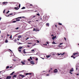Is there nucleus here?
<instances>
[{"label": "nucleus", "mask_w": 79, "mask_h": 79, "mask_svg": "<svg viewBox=\"0 0 79 79\" xmlns=\"http://www.w3.org/2000/svg\"><path fill=\"white\" fill-rule=\"evenodd\" d=\"M24 18V19H27V18L25 17H19L16 18L15 19H19V18Z\"/></svg>", "instance_id": "f03ea898"}, {"label": "nucleus", "mask_w": 79, "mask_h": 79, "mask_svg": "<svg viewBox=\"0 0 79 79\" xmlns=\"http://www.w3.org/2000/svg\"><path fill=\"white\" fill-rule=\"evenodd\" d=\"M29 38H27L26 40H27V39H28Z\"/></svg>", "instance_id": "bf43d9fd"}, {"label": "nucleus", "mask_w": 79, "mask_h": 79, "mask_svg": "<svg viewBox=\"0 0 79 79\" xmlns=\"http://www.w3.org/2000/svg\"><path fill=\"white\" fill-rule=\"evenodd\" d=\"M30 58L31 60H32V57L31 56L30 57Z\"/></svg>", "instance_id": "58836bf2"}, {"label": "nucleus", "mask_w": 79, "mask_h": 79, "mask_svg": "<svg viewBox=\"0 0 79 79\" xmlns=\"http://www.w3.org/2000/svg\"><path fill=\"white\" fill-rule=\"evenodd\" d=\"M10 12V11L8 10L6 13V14H7V13H9Z\"/></svg>", "instance_id": "a19ab883"}, {"label": "nucleus", "mask_w": 79, "mask_h": 79, "mask_svg": "<svg viewBox=\"0 0 79 79\" xmlns=\"http://www.w3.org/2000/svg\"><path fill=\"white\" fill-rule=\"evenodd\" d=\"M9 50H10V52H12V51H11V49H9Z\"/></svg>", "instance_id": "3c124183"}, {"label": "nucleus", "mask_w": 79, "mask_h": 79, "mask_svg": "<svg viewBox=\"0 0 79 79\" xmlns=\"http://www.w3.org/2000/svg\"><path fill=\"white\" fill-rule=\"evenodd\" d=\"M14 41V42H17V41H18V40H17V39H15Z\"/></svg>", "instance_id": "412c9836"}, {"label": "nucleus", "mask_w": 79, "mask_h": 79, "mask_svg": "<svg viewBox=\"0 0 79 79\" xmlns=\"http://www.w3.org/2000/svg\"><path fill=\"white\" fill-rule=\"evenodd\" d=\"M30 6H32V4H30Z\"/></svg>", "instance_id": "680f3d73"}, {"label": "nucleus", "mask_w": 79, "mask_h": 79, "mask_svg": "<svg viewBox=\"0 0 79 79\" xmlns=\"http://www.w3.org/2000/svg\"><path fill=\"white\" fill-rule=\"evenodd\" d=\"M17 44H18V45H19V44H21V43L20 42H18V43H17Z\"/></svg>", "instance_id": "5701e85b"}, {"label": "nucleus", "mask_w": 79, "mask_h": 79, "mask_svg": "<svg viewBox=\"0 0 79 79\" xmlns=\"http://www.w3.org/2000/svg\"><path fill=\"white\" fill-rule=\"evenodd\" d=\"M46 43H47V44H48V42H47Z\"/></svg>", "instance_id": "4d7b16f0"}, {"label": "nucleus", "mask_w": 79, "mask_h": 79, "mask_svg": "<svg viewBox=\"0 0 79 79\" xmlns=\"http://www.w3.org/2000/svg\"><path fill=\"white\" fill-rule=\"evenodd\" d=\"M15 9H18V7H15Z\"/></svg>", "instance_id": "09e8293b"}, {"label": "nucleus", "mask_w": 79, "mask_h": 79, "mask_svg": "<svg viewBox=\"0 0 79 79\" xmlns=\"http://www.w3.org/2000/svg\"><path fill=\"white\" fill-rule=\"evenodd\" d=\"M18 36V38H19V39H20V38H21V35H19Z\"/></svg>", "instance_id": "bb28decb"}, {"label": "nucleus", "mask_w": 79, "mask_h": 79, "mask_svg": "<svg viewBox=\"0 0 79 79\" xmlns=\"http://www.w3.org/2000/svg\"><path fill=\"white\" fill-rule=\"evenodd\" d=\"M10 68V67H9V66H7L6 67V69H8V68Z\"/></svg>", "instance_id": "7c9ffc66"}, {"label": "nucleus", "mask_w": 79, "mask_h": 79, "mask_svg": "<svg viewBox=\"0 0 79 79\" xmlns=\"http://www.w3.org/2000/svg\"><path fill=\"white\" fill-rule=\"evenodd\" d=\"M7 36H10V35H8V34H7Z\"/></svg>", "instance_id": "69168bd1"}, {"label": "nucleus", "mask_w": 79, "mask_h": 79, "mask_svg": "<svg viewBox=\"0 0 79 79\" xmlns=\"http://www.w3.org/2000/svg\"><path fill=\"white\" fill-rule=\"evenodd\" d=\"M13 15V14H9V15H8V16H11V15Z\"/></svg>", "instance_id": "c756f323"}, {"label": "nucleus", "mask_w": 79, "mask_h": 79, "mask_svg": "<svg viewBox=\"0 0 79 79\" xmlns=\"http://www.w3.org/2000/svg\"><path fill=\"white\" fill-rule=\"evenodd\" d=\"M16 77V75H14L13 76V78H14V77Z\"/></svg>", "instance_id": "4be33fe9"}, {"label": "nucleus", "mask_w": 79, "mask_h": 79, "mask_svg": "<svg viewBox=\"0 0 79 79\" xmlns=\"http://www.w3.org/2000/svg\"><path fill=\"white\" fill-rule=\"evenodd\" d=\"M15 72H13L11 73L10 74V75H13V73H15Z\"/></svg>", "instance_id": "393cba45"}, {"label": "nucleus", "mask_w": 79, "mask_h": 79, "mask_svg": "<svg viewBox=\"0 0 79 79\" xmlns=\"http://www.w3.org/2000/svg\"><path fill=\"white\" fill-rule=\"evenodd\" d=\"M46 25V26H48V27H49V23H47Z\"/></svg>", "instance_id": "6ab92c4d"}, {"label": "nucleus", "mask_w": 79, "mask_h": 79, "mask_svg": "<svg viewBox=\"0 0 79 79\" xmlns=\"http://www.w3.org/2000/svg\"><path fill=\"white\" fill-rule=\"evenodd\" d=\"M69 73L71 74H73V73H72V72H69Z\"/></svg>", "instance_id": "49530a36"}, {"label": "nucleus", "mask_w": 79, "mask_h": 79, "mask_svg": "<svg viewBox=\"0 0 79 79\" xmlns=\"http://www.w3.org/2000/svg\"><path fill=\"white\" fill-rule=\"evenodd\" d=\"M79 53H78V52H77L73 53V55H74V56H76V55H79Z\"/></svg>", "instance_id": "7ed1b4c3"}, {"label": "nucleus", "mask_w": 79, "mask_h": 79, "mask_svg": "<svg viewBox=\"0 0 79 79\" xmlns=\"http://www.w3.org/2000/svg\"><path fill=\"white\" fill-rule=\"evenodd\" d=\"M51 36H53V35H52Z\"/></svg>", "instance_id": "774afa93"}, {"label": "nucleus", "mask_w": 79, "mask_h": 79, "mask_svg": "<svg viewBox=\"0 0 79 79\" xmlns=\"http://www.w3.org/2000/svg\"><path fill=\"white\" fill-rule=\"evenodd\" d=\"M30 18L31 19H36L37 16L35 15H31L30 16Z\"/></svg>", "instance_id": "f257e3e1"}, {"label": "nucleus", "mask_w": 79, "mask_h": 79, "mask_svg": "<svg viewBox=\"0 0 79 79\" xmlns=\"http://www.w3.org/2000/svg\"><path fill=\"white\" fill-rule=\"evenodd\" d=\"M35 60H36V61H37V60H38V58H37Z\"/></svg>", "instance_id": "603ef678"}, {"label": "nucleus", "mask_w": 79, "mask_h": 79, "mask_svg": "<svg viewBox=\"0 0 79 79\" xmlns=\"http://www.w3.org/2000/svg\"><path fill=\"white\" fill-rule=\"evenodd\" d=\"M64 40H65V41L66 40V38L64 37Z\"/></svg>", "instance_id": "37998d69"}, {"label": "nucleus", "mask_w": 79, "mask_h": 79, "mask_svg": "<svg viewBox=\"0 0 79 79\" xmlns=\"http://www.w3.org/2000/svg\"><path fill=\"white\" fill-rule=\"evenodd\" d=\"M78 75H79V73H78V74H77V76H78Z\"/></svg>", "instance_id": "e2e57ef3"}, {"label": "nucleus", "mask_w": 79, "mask_h": 79, "mask_svg": "<svg viewBox=\"0 0 79 79\" xmlns=\"http://www.w3.org/2000/svg\"><path fill=\"white\" fill-rule=\"evenodd\" d=\"M47 76H49V74H47L46 75Z\"/></svg>", "instance_id": "8fccbe9b"}, {"label": "nucleus", "mask_w": 79, "mask_h": 79, "mask_svg": "<svg viewBox=\"0 0 79 79\" xmlns=\"http://www.w3.org/2000/svg\"><path fill=\"white\" fill-rule=\"evenodd\" d=\"M55 27H57V26L56 25H55Z\"/></svg>", "instance_id": "052dcab7"}, {"label": "nucleus", "mask_w": 79, "mask_h": 79, "mask_svg": "<svg viewBox=\"0 0 79 79\" xmlns=\"http://www.w3.org/2000/svg\"><path fill=\"white\" fill-rule=\"evenodd\" d=\"M5 10H4L3 11V13H5Z\"/></svg>", "instance_id": "5fc2aeb1"}, {"label": "nucleus", "mask_w": 79, "mask_h": 79, "mask_svg": "<svg viewBox=\"0 0 79 79\" xmlns=\"http://www.w3.org/2000/svg\"><path fill=\"white\" fill-rule=\"evenodd\" d=\"M28 44H31V43H28Z\"/></svg>", "instance_id": "6e6d98bb"}, {"label": "nucleus", "mask_w": 79, "mask_h": 79, "mask_svg": "<svg viewBox=\"0 0 79 79\" xmlns=\"http://www.w3.org/2000/svg\"><path fill=\"white\" fill-rule=\"evenodd\" d=\"M18 50L19 52H21V50L19 49H18Z\"/></svg>", "instance_id": "2f4dec72"}, {"label": "nucleus", "mask_w": 79, "mask_h": 79, "mask_svg": "<svg viewBox=\"0 0 79 79\" xmlns=\"http://www.w3.org/2000/svg\"><path fill=\"white\" fill-rule=\"evenodd\" d=\"M64 53H65L64 52L63 53H57V55H58V56H59V55H61V56H63V55H64Z\"/></svg>", "instance_id": "20e7f679"}, {"label": "nucleus", "mask_w": 79, "mask_h": 79, "mask_svg": "<svg viewBox=\"0 0 79 79\" xmlns=\"http://www.w3.org/2000/svg\"><path fill=\"white\" fill-rule=\"evenodd\" d=\"M21 63L22 64H25V63L23 61H22L21 62Z\"/></svg>", "instance_id": "f3484780"}, {"label": "nucleus", "mask_w": 79, "mask_h": 79, "mask_svg": "<svg viewBox=\"0 0 79 79\" xmlns=\"http://www.w3.org/2000/svg\"><path fill=\"white\" fill-rule=\"evenodd\" d=\"M46 56L47 58H49V57H50V56H51V55H49L48 56Z\"/></svg>", "instance_id": "dca6fc26"}, {"label": "nucleus", "mask_w": 79, "mask_h": 79, "mask_svg": "<svg viewBox=\"0 0 79 79\" xmlns=\"http://www.w3.org/2000/svg\"><path fill=\"white\" fill-rule=\"evenodd\" d=\"M37 43H39V41L37 40Z\"/></svg>", "instance_id": "c03bdc74"}, {"label": "nucleus", "mask_w": 79, "mask_h": 79, "mask_svg": "<svg viewBox=\"0 0 79 79\" xmlns=\"http://www.w3.org/2000/svg\"><path fill=\"white\" fill-rule=\"evenodd\" d=\"M5 43H8V40L7 39H6L5 41Z\"/></svg>", "instance_id": "a211bd4d"}, {"label": "nucleus", "mask_w": 79, "mask_h": 79, "mask_svg": "<svg viewBox=\"0 0 79 79\" xmlns=\"http://www.w3.org/2000/svg\"><path fill=\"white\" fill-rule=\"evenodd\" d=\"M20 76V75H19V76L18 77V78H19V79H21V77Z\"/></svg>", "instance_id": "b1692460"}, {"label": "nucleus", "mask_w": 79, "mask_h": 79, "mask_svg": "<svg viewBox=\"0 0 79 79\" xmlns=\"http://www.w3.org/2000/svg\"><path fill=\"white\" fill-rule=\"evenodd\" d=\"M31 52H34L35 50H34V49H33L31 50Z\"/></svg>", "instance_id": "c9c22d12"}, {"label": "nucleus", "mask_w": 79, "mask_h": 79, "mask_svg": "<svg viewBox=\"0 0 79 79\" xmlns=\"http://www.w3.org/2000/svg\"><path fill=\"white\" fill-rule=\"evenodd\" d=\"M23 53H26V51H25V49L23 50Z\"/></svg>", "instance_id": "cd10ccee"}, {"label": "nucleus", "mask_w": 79, "mask_h": 79, "mask_svg": "<svg viewBox=\"0 0 79 79\" xmlns=\"http://www.w3.org/2000/svg\"><path fill=\"white\" fill-rule=\"evenodd\" d=\"M31 21H27V23H31Z\"/></svg>", "instance_id": "79ce46f5"}, {"label": "nucleus", "mask_w": 79, "mask_h": 79, "mask_svg": "<svg viewBox=\"0 0 79 79\" xmlns=\"http://www.w3.org/2000/svg\"><path fill=\"white\" fill-rule=\"evenodd\" d=\"M19 8H20V7L21 6V4H19Z\"/></svg>", "instance_id": "ea45409f"}, {"label": "nucleus", "mask_w": 79, "mask_h": 79, "mask_svg": "<svg viewBox=\"0 0 79 79\" xmlns=\"http://www.w3.org/2000/svg\"><path fill=\"white\" fill-rule=\"evenodd\" d=\"M25 8L24 7H23L22 8V9H25Z\"/></svg>", "instance_id": "f704fd0d"}, {"label": "nucleus", "mask_w": 79, "mask_h": 79, "mask_svg": "<svg viewBox=\"0 0 79 79\" xmlns=\"http://www.w3.org/2000/svg\"><path fill=\"white\" fill-rule=\"evenodd\" d=\"M30 63L32 64H34V61L33 60L31 61Z\"/></svg>", "instance_id": "9b49d317"}, {"label": "nucleus", "mask_w": 79, "mask_h": 79, "mask_svg": "<svg viewBox=\"0 0 79 79\" xmlns=\"http://www.w3.org/2000/svg\"><path fill=\"white\" fill-rule=\"evenodd\" d=\"M28 61H31V60H30V59H28Z\"/></svg>", "instance_id": "864d4df0"}, {"label": "nucleus", "mask_w": 79, "mask_h": 79, "mask_svg": "<svg viewBox=\"0 0 79 79\" xmlns=\"http://www.w3.org/2000/svg\"><path fill=\"white\" fill-rule=\"evenodd\" d=\"M15 22H16V21H14L12 22V23H15Z\"/></svg>", "instance_id": "de8ad7c7"}, {"label": "nucleus", "mask_w": 79, "mask_h": 79, "mask_svg": "<svg viewBox=\"0 0 79 79\" xmlns=\"http://www.w3.org/2000/svg\"><path fill=\"white\" fill-rule=\"evenodd\" d=\"M23 48V47H19V49H22Z\"/></svg>", "instance_id": "aec40b11"}, {"label": "nucleus", "mask_w": 79, "mask_h": 79, "mask_svg": "<svg viewBox=\"0 0 79 79\" xmlns=\"http://www.w3.org/2000/svg\"><path fill=\"white\" fill-rule=\"evenodd\" d=\"M10 39H12V35H10Z\"/></svg>", "instance_id": "72a5a7b5"}, {"label": "nucleus", "mask_w": 79, "mask_h": 79, "mask_svg": "<svg viewBox=\"0 0 79 79\" xmlns=\"http://www.w3.org/2000/svg\"><path fill=\"white\" fill-rule=\"evenodd\" d=\"M63 44V43H60V45H62Z\"/></svg>", "instance_id": "13d9d810"}, {"label": "nucleus", "mask_w": 79, "mask_h": 79, "mask_svg": "<svg viewBox=\"0 0 79 79\" xmlns=\"http://www.w3.org/2000/svg\"><path fill=\"white\" fill-rule=\"evenodd\" d=\"M43 45H45V46H47V44H43Z\"/></svg>", "instance_id": "4c0bfd02"}, {"label": "nucleus", "mask_w": 79, "mask_h": 79, "mask_svg": "<svg viewBox=\"0 0 79 79\" xmlns=\"http://www.w3.org/2000/svg\"><path fill=\"white\" fill-rule=\"evenodd\" d=\"M57 72H58V70H57L56 69H55V70H54V73H57Z\"/></svg>", "instance_id": "0eeeda50"}, {"label": "nucleus", "mask_w": 79, "mask_h": 79, "mask_svg": "<svg viewBox=\"0 0 79 79\" xmlns=\"http://www.w3.org/2000/svg\"><path fill=\"white\" fill-rule=\"evenodd\" d=\"M19 29V27H17V28H15V29Z\"/></svg>", "instance_id": "a18cd8bd"}, {"label": "nucleus", "mask_w": 79, "mask_h": 79, "mask_svg": "<svg viewBox=\"0 0 79 79\" xmlns=\"http://www.w3.org/2000/svg\"><path fill=\"white\" fill-rule=\"evenodd\" d=\"M58 24H59V25H62V24H61L60 23H58Z\"/></svg>", "instance_id": "473e14b6"}, {"label": "nucleus", "mask_w": 79, "mask_h": 79, "mask_svg": "<svg viewBox=\"0 0 79 79\" xmlns=\"http://www.w3.org/2000/svg\"><path fill=\"white\" fill-rule=\"evenodd\" d=\"M77 56H76V57H74V56L72 55V56H71V58H73V59H75V58H76V57H77Z\"/></svg>", "instance_id": "f8f14e48"}, {"label": "nucleus", "mask_w": 79, "mask_h": 79, "mask_svg": "<svg viewBox=\"0 0 79 79\" xmlns=\"http://www.w3.org/2000/svg\"><path fill=\"white\" fill-rule=\"evenodd\" d=\"M76 70H77V65H76Z\"/></svg>", "instance_id": "e433bc0d"}, {"label": "nucleus", "mask_w": 79, "mask_h": 79, "mask_svg": "<svg viewBox=\"0 0 79 79\" xmlns=\"http://www.w3.org/2000/svg\"><path fill=\"white\" fill-rule=\"evenodd\" d=\"M11 76H7L6 78V79H11Z\"/></svg>", "instance_id": "423d86ee"}, {"label": "nucleus", "mask_w": 79, "mask_h": 79, "mask_svg": "<svg viewBox=\"0 0 79 79\" xmlns=\"http://www.w3.org/2000/svg\"><path fill=\"white\" fill-rule=\"evenodd\" d=\"M8 3V2H2V4H3V5H6V4H7V3Z\"/></svg>", "instance_id": "1a4fd4ad"}, {"label": "nucleus", "mask_w": 79, "mask_h": 79, "mask_svg": "<svg viewBox=\"0 0 79 79\" xmlns=\"http://www.w3.org/2000/svg\"><path fill=\"white\" fill-rule=\"evenodd\" d=\"M51 55H52V56H55V53L53 52L51 53Z\"/></svg>", "instance_id": "6e6552de"}, {"label": "nucleus", "mask_w": 79, "mask_h": 79, "mask_svg": "<svg viewBox=\"0 0 79 79\" xmlns=\"http://www.w3.org/2000/svg\"><path fill=\"white\" fill-rule=\"evenodd\" d=\"M27 47H30V46H29V45H28V46H27Z\"/></svg>", "instance_id": "0e129e2a"}, {"label": "nucleus", "mask_w": 79, "mask_h": 79, "mask_svg": "<svg viewBox=\"0 0 79 79\" xmlns=\"http://www.w3.org/2000/svg\"><path fill=\"white\" fill-rule=\"evenodd\" d=\"M37 29H35V28H34L33 29V31H39V30H37Z\"/></svg>", "instance_id": "ddd939ff"}, {"label": "nucleus", "mask_w": 79, "mask_h": 79, "mask_svg": "<svg viewBox=\"0 0 79 79\" xmlns=\"http://www.w3.org/2000/svg\"><path fill=\"white\" fill-rule=\"evenodd\" d=\"M56 36H53V37H52V39L53 40H55V39H56Z\"/></svg>", "instance_id": "4468645a"}, {"label": "nucleus", "mask_w": 79, "mask_h": 79, "mask_svg": "<svg viewBox=\"0 0 79 79\" xmlns=\"http://www.w3.org/2000/svg\"><path fill=\"white\" fill-rule=\"evenodd\" d=\"M41 58H42V59H43V60H44V58H42L41 57Z\"/></svg>", "instance_id": "338daca9"}, {"label": "nucleus", "mask_w": 79, "mask_h": 79, "mask_svg": "<svg viewBox=\"0 0 79 79\" xmlns=\"http://www.w3.org/2000/svg\"><path fill=\"white\" fill-rule=\"evenodd\" d=\"M25 74L26 76H27V75H31L32 74V73H26Z\"/></svg>", "instance_id": "39448f33"}, {"label": "nucleus", "mask_w": 79, "mask_h": 79, "mask_svg": "<svg viewBox=\"0 0 79 79\" xmlns=\"http://www.w3.org/2000/svg\"><path fill=\"white\" fill-rule=\"evenodd\" d=\"M52 44H56V43H55V42H53Z\"/></svg>", "instance_id": "a878e982"}, {"label": "nucleus", "mask_w": 79, "mask_h": 79, "mask_svg": "<svg viewBox=\"0 0 79 79\" xmlns=\"http://www.w3.org/2000/svg\"><path fill=\"white\" fill-rule=\"evenodd\" d=\"M36 15L37 16H40V14H37Z\"/></svg>", "instance_id": "c85d7f7f"}, {"label": "nucleus", "mask_w": 79, "mask_h": 79, "mask_svg": "<svg viewBox=\"0 0 79 79\" xmlns=\"http://www.w3.org/2000/svg\"><path fill=\"white\" fill-rule=\"evenodd\" d=\"M74 71V70H73V68H72V69L70 70V72H73Z\"/></svg>", "instance_id": "2eb2a0df"}, {"label": "nucleus", "mask_w": 79, "mask_h": 79, "mask_svg": "<svg viewBox=\"0 0 79 79\" xmlns=\"http://www.w3.org/2000/svg\"><path fill=\"white\" fill-rule=\"evenodd\" d=\"M20 76H21V77L22 78H23V77H25V76L24 75H22V74H20Z\"/></svg>", "instance_id": "9d476101"}]
</instances>
